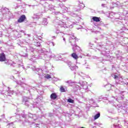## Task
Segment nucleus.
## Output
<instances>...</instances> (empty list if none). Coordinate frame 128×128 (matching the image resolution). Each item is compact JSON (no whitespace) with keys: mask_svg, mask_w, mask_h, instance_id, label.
Listing matches in <instances>:
<instances>
[{"mask_svg":"<svg viewBox=\"0 0 128 128\" xmlns=\"http://www.w3.org/2000/svg\"><path fill=\"white\" fill-rule=\"evenodd\" d=\"M24 44L26 46H28V48L26 46H23V50H26V52H33L34 56L32 57L30 60L31 62H36V58H40V60H50L52 58V54L50 52L46 51L44 48L38 50H36L32 47V42L30 40H24Z\"/></svg>","mask_w":128,"mask_h":128,"instance_id":"f257e3e1","label":"nucleus"},{"mask_svg":"<svg viewBox=\"0 0 128 128\" xmlns=\"http://www.w3.org/2000/svg\"><path fill=\"white\" fill-rule=\"evenodd\" d=\"M62 20L63 22H66L67 20V22H68L67 24H64V22L60 20H59L58 18H56L54 20V24H58L59 26L58 28H74V25L76 23H74V22L70 21V18L66 16V15H62Z\"/></svg>","mask_w":128,"mask_h":128,"instance_id":"f03ea898","label":"nucleus"},{"mask_svg":"<svg viewBox=\"0 0 128 128\" xmlns=\"http://www.w3.org/2000/svg\"><path fill=\"white\" fill-rule=\"evenodd\" d=\"M76 37L74 34H70L69 36V42L71 44V46H72V48L74 52H76V50H78L80 52H82V50L80 46H78L76 44Z\"/></svg>","mask_w":128,"mask_h":128,"instance_id":"7ed1b4c3","label":"nucleus"},{"mask_svg":"<svg viewBox=\"0 0 128 128\" xmlns=\"http://www.w3.org/2000/svg\"><path fill=\"white\" fill-rule=\"evenodd\" d=\"M114 14L116 17L115 18L116 24L124 26V22H126L124 17V13H114Z\"/></svg>","mask_w":128,"mask_h":128,"instance_id":"20e7f679","label":"nucleus"},{"mask_svg":"<svg viewBox=\"0 0 128 128\" xmlns=\"http://www.w3.org/2000/svg\"><path fill=\"white\" fill-rule=\"evenodd\" d=\"M32 70H34L36 74L39 75V78H47L48 80L50 78V75L44 74L42 70L40 68H36V66H34L33 68H32Z\"/></svg>","mask_w":128,"mask_h":128,"instance_id":"39448f33","label":"nucleus"},{"mask_svg":"<svg viewBox=\"0 0 128 128\" xmlns=\"http://www.w3.org/2000/svg\"><path fill=\"white\" fill-rule=\"evenodd\" d=\"M14 82H16L17 84H19L21 88H22L23 90H28L30 92V90H36V86L32 87V86H30L28 85L27 84H24L22 82L21 80L18 81L14 80Z\"/></svg>","mask_w":128,"mask_h":128,"instance_id":"423d86ee","label":"nucleus"},{"mask_svg":"<svg viewBox=\"0 0 128 128\" xmlns=\"http://www.w3.org/2000/svg\"><path fill=\"white\" fill-rule=\"evenodd\" d=\"M112 76H113L114 78L116 84H122V86H126L128 85V82H124L122 77H120L114 74H112Z\"/></svg>","mask_w":128,"mask_h":128,"instance_id":"0eeeda50","label":"nucleus"},{"mask_svg":"<svg viewBox=\"0 0 128 128\" xmlns=\"http://www.w3.org/2000/svg\"><path fill=\"white\" fill-rule=\"evenodd\" d=\"M97 48H100L101 54H104V56H106V50H108V48L106 47V45L104 43H98L97 44Z\"/></svg>","mask_w":128,"mask_h":128,"instance_id":"6e6552de","label":"nucleus"},{"mask_svg":"<svg viewBox=\"0 0 128 128\" xmlns=\"http://www.w3.org/2000/svg\"><path fill=\"white\" fill-rule=\"evenodd\" d=\"M22 118H32L34 120H36L38 118V116L36 114H32L31 113H28V115H26L25 114H21Z\"/></svg>","mask_w":128,"mask_h":128,"instance_id":"1a4fd4ad","label":"nucleus"},{"mask_svg":"<svg viewBox=\"0 0 128 128\" xmlns=\"http://www.w3.org/2000/svg\"><path fill=\"white\" fill-rule=\"evenodd\" d=\"M78 6L80 8H78V6H72L71 8H72V12H80L81 9H82L84 8V4L82 2H79Z\"/></svg>","mask_w":128,"mask_h":128,"instance_id":"9d476101","label":"nucleus"},{"mask_svg":"<svg viewBox=\"0 0 128 128\" xmlns=\"http://www.w3.org/2000/svg\"><path fill=\"white\" fill-rule=\"evenodd\" d=\"M41 100H42V99H40V96L36 98L35 100V102L32 104L33 107L37 108L39 110H40V102Z\"/></svg>","mask_w":128,"mask_h":128,"instance_id":"9b49d317","label":"nucleus"},{"mask_svg":"<svg viewBox=\"0 0 128 128\" xmlns=\"http://www.w3.org/2000/svg\"><path fill=\"white\" fill-rule=\"evenodd\" d=\"M59 7L60 8H61L60 11L61 12H62V13L66 12H68V10L70 8H66L64 6V4H60Z\"/></svg>","mask_w":128,"mask_h":128,"instance_id":"f8f14e48","label":"nucleus"},{"mask_svg":"<svg viewBox=\"0 0 128 128\" xmlns=\"http://www.w3.org/2000/svg\"><path fill=\"white\" fill-rule=\"evenodd\" d=\"M30 99L28 98V97H23L22 100V102L23 104H24L25 106H28L30 104Z\"/></svg>","mask_w":128,"mask_h":128,"instance_id":"ddd939ff","label":"nucleus"},{"mask_svg":"<svg viewBox=\"0 0 128 128\" xmlns=\"http://www.w3.org/2000/svg\"><path fill=\"white\" fill-rule=\"evenodd\" d=\"M78 84H80L83 90H88V86L86 82H84V81H80L78 83Z\"/></svg>","mask_w":128,"mask_h":128,"instance_id":"4468645a","label":"nucleus"},{"mask_svg":"<svg viewBox=\"0 0 128 128\" xmlns=\"http://www.w3.org/2000/svg\"><path fill=\"white\" fill-rule=\"evenodd\" d=\"M116 110H118V112H126V111L122 108V104H118L116 106H115Z\"/></svg>","mask_w":128,"mask_h":128,"instance_id":"2eb2a0df","label":"nucleus"},{"mask_svg":"<svg viewBox=\"0 0 128 128\" xmlns=\"http://www.w3.org/2000/svg\"><path fill=\"white\" fill-rule=\"evenodd\" d=\"M45 10H54V6L52 4H48V3H45V6H44Z\"/></svg>","mask_w":128,"mask_h":128,"instance_id":"dca6fc26","label":"nucleus"},{"mask_svg":"<svg viewBox=\"0 0 128 128\" xmlns=\"http://www.w3.org/2000/svg\"><path fill=\"white\" fill-rule=\"evenodd\" d=\"M2 14H3V16H8L10 14V10L6 7L2 8Z\"/></svg>","mask_w":128,"mask_h":128,"instance_id":"f3484780","label":"nucleus"},{"mask_svg":"<svg viewBox=\"0 0 128 128\" xmlns=\"http://www.w3.org/2000/svg\"><path fill=\"white\" fill-rule=\"evenodd\" d=\"M118 122H120V120H115L114 124L113 126H112L111 128H122V125L118 124Z\"/></svg>","mask_w":128,"mask_h":128,"instance_id":"a211bd4d","label":"nucleus"},{"mask_svg":"<svg viewBox=\"0 0 128 128\" xmlns=\"http://www.w3.org/2000/svg\"><path fill=\"white\" fill-rule=\"evenodd\" d=\"M120 44L122 46H127L128 45V38H126L124 40L121 41Z\"/></svg>","mask_w":128,"mask_h":128,"instance_id":"6ab92c4d","label":"nucleus"},{"mask_svg":"<svg viewBox=\"0 0 128 128\" xmlns=\"http://www.w3.org/2000/svg\"><path fill=\"white\" fill-rule=\"evenodd\" d=\"M106 44H107V46H110V50H114L116 48V46H114V44H112V42L110 41H107L106 42Z\"/></svg>","mask_w":128,"mask_h":128,"instance_id":"aec40b11","label":"nucleus"},{"mask_svg":"<svg viewBox=\"0 0 128 128\" xmlns=\"http://www.w3.org/2000/svg\"><path fill=\"white\" fill-rule=\"evenodd\" d=\"M26 20V15L23 14L20 16L19 19H18V22H24V20Z\"/></svg>","mask_w":128,"mask_h":128,"instance_id":"412c9836","label":"nucleus"},{"mask_svg":"<svg viewBox=\"0 0 128 128\" xmlns=\"http://www.w3.org/2000/svg\"><path fill=\"white\" fill-rule=\"evenodd\" d=\"M124 92H125L124 91L119 92V97L116 99L117 102H119L118 100H122L124 98Z\"/></svg>","mask_w":128,"mask_h":128,"instance_id":"4be33fe9","label":"nucleus"},{"mask_svg":"<svg viewBox=\"0 0 128 128\" xmlns=\"http://www.w3.org/2000/svg\"><path fill=\"white\" fill-rule=\"evenodd\" d=\"M7 96H12V94H14V91H12L10 90V87H7Z\"/></svg>","mask_w":128,"mask_h":128,"instance_id":"5701e85b","label":"nucleus"},{"mask_svg":"<svg viewBox=\"0 0 128 128\" xmlns=\"http://www.w3.org/2000/svg\"><path fill=\"white\" fill-rule=\"evenodd\" d=\"M6 59V54L4 53H2L0 54V62H4Z\"/></svg>","mask_w":128,"mask_h":128,"instance_id":"b1692460","label":"nucleus"},{"mask_svg":"<svg viewBox=\"0 0 128 128\" xmlns=\"http://www.w3.org/2000/svg\"><path fill=\"white\" fill-rule=\"evenodd\" d=\"M71 56L73 58L74 60H78V58H82V56H79L76 54V53L74 52L71 54Z\"/></svg>","mask_w":128,"mask_h":128,"instance_id":"393cba45","label":"nucleus"},{"mask_svg":"<svg viewBox=\"0 0 128 128\" xmlns=\"http://www.w3.org/2000/svg\"><path fill=\"white\" fill-rule=\"evenodd\" d=\"M44 66L46 70H50V68H52V64H50V62H46Z\"/></svg>","mask_w":128,"mask_h":128,"instance_id":"a878e982","label":"nucleus"},{"mask_svg":"<svg viewBox=\"0 0 128 128\" xmlns=\"http://www.w3.org/2000/svg\"><path fill=\"white\" fill-rule=\"evenodd\" d=\"M80 84L78 83L77 84H75L74 87V92H78V90H80Z\"/></svg>","mask_w":128,"mask_h":128,"instance_id":"bb28decb","label":"nucleus"},{"mask_svg":"<svg viewBox=\"0 0 128 128\" xmlns=\"http://www.w3.org/2000/svg\"><path fill=\"white\" fill-rule=\"evenodd\" d=\"M124 30H126V27L122 26V28L120 30H118L117 31V34H122V32H124Z\"/></svg>","mask_w":128,"mask_h":128,"instance_id":"cd10ccee","label":"nucleus"},{"mask_svg":"<svg viewBox=\"0 0 128 128\" xmlns=\"http://www.w3.org/2000/svg\"><path fill=\"white\" fill-rule=\"evenodd\" d=\"M50 98L51 100H56V98H58V95L56 93H52L50 94Z\"/></svg>","mask_w":128,"mask_h":128,"instance_id":"c85d7f7f","label":"nucleus"},{"mask_svg":"<svg viewBox=\"0 0 128 128\" xmlns=\"http://www.w3.org/2000/svg\"><path fill=\"white\" fill-rule=\"evenodd\" d=\"M42 24V26H48V19L46 18H43Z\"/></svg>","mask_w":128,"mask_h":128,"instance_id":"c756f323","label":"nucleus"},{"mask_svg":"<svg viewBox=\"0 0 128 128\" xmlns=\"http://www.w3.org/2000/svg\"><path fill=\"white\" fill-rule=\"evenodd\" d=\"M92 20L94 22H100V18L93 16L92 17Z\"/></svg>","mask_w":128,"mask_h":128,"instance_id":"7c9ffc66","label":"nucleus"},{"mask_svg":"<svg viewBox=\"0 0 128 128\" xmlns=\"http://www.w3.org/2000/svg\"><path fill=\"white\" fill-rule=\"evenodd\" d=\"M32 18L33 20H38V18H40V15L38 14H34L33 16H32Z\"/></svg>","mask_w":128,"mask_h":128,"instance_id":"2f4dec72","label":"nucleus"},{"mask_svg":"<svg viewBox=\"0 0 128 128\" xmlns=\"http://www.w3.org/2000/svg\"><path fill=\"white\" fill-rule=\"evenodd\" d=\"M78 67L76 66L72 65L70 67V69L71 70H78Z\"/></svg>","mask_w":128,"mask_h":128,"instance_id":"473e14b6","label":"nucleus"},{"mask_svg":"<svg viewBox=\"0 0 128 128\" xmlns=\"http://www.w3.org/2000/svg\"><path fill=\"white\" fill-rule=\"evenodd\" d=\"M34 45L35 46H40L41 44H40V42L38 40H34Z\"/></svg>","mask_w":128,"mask_h":128,"instance_id":"72a5a7b5","label":"nucleus"},{"mask_svg":"<svg viewBox=\"0 0 128 128\" xmlns=\"http://www.w3.org/2000/svg\"><path fill=\"white\" fill-rule=\"evenodd\" d=\"M68 14H70V16H73L74 18H76V16H78V14H74V12H68Z\"/></svg>","mask_w":128,"mask_h":128,"instance_id":"f704fd0d","label":"nucleus"},{"mask_svg":"<svg viewBox=\"0 0 128 128\" xmlns=\"http://www.w3.org/2000/svg\"><path fill=\"white\" fill-rule=\"evenodd\" d=\"M100 116V113L98 112L94 116V120H98Z\"/></svg>","mask_w":128,"mask_h":128,"instance_id":"c9c22d12","label":"nucleus"},{"mask_svg":"<svg viewBox=\"0 0 128 128\" xmlns=\"http://www.w3.org/2000/svg\"><path fill=\"white\" fill-rule=\"evenodd\" d=\"M67 102L70 104H74V100L72 99L71 98H69L68 99Z\"/></svg>","mask_w":128,"mask_h":128,"instance_id":"e433bc0d","label":"nucleus"},{"mask_svg":"<svg viewBox=\"0 0 128 128\" xmlns=\"http://www.w3.org/2000/svg\"><path fill=\"white\" fill-rule=\"evenodd\" d=\"M108 112H110V114H116V112H114V108L108 109Z\"/></svg>","mask_w":128,"mask_h":128,"instance_id":"4c0bfd02","label":"nucleus"},{"mask_svg":"<svg viewBox=\"0 0 128 128\" xmlns=\"http://www.w3.org/2000/svg\"><path fill=\"white\" fill-rule=\"evenodd\" d=\"M88 102L90 104H94L95 102L94 100V99L90 100Z\"/></svg>","mask_w":128,"mask_h":128,"instance_id":"58836bf2","label":"nucleus"},{"mask_svg":"<svg viewBox=\"0 0 128 128\" xmlns=\"http://www.w3.org/2000/svg\"><path fill=\"white\" fill-rule=\"evenodd\" d=\"M60 90L62 92H66V89L62 86L60 88Z\"/></svg>","mask_w":128,"mask_h":128,"instance_id":"ea45409f","label":"nucleus"},{"mask_svg":"<svg viewBox=\"0 0 128 128\" xmlns=\"http://www.w3.org/2000/svg\"><path fill=\"white\" fill-rule=\"evenodd\" d=\"M100 100H108V98L106 97L104 98L102 96H100L98 98V100L100 101Z\"/></svg>","mask_w":128,"mask_h":128,"instance_id":"a19ab883","label":"nucleus"},{"mask_svg":"<svg viewBox=\"0 0 128 128\" xmlns=\"http://www.w3.org/2000/svg\"><path fill=\"white\" fill-rule=\"evenodd\" d=\"M116 54H118V56H120V54H122V52L120 50H118L116 52Z\"/></svg>","mask_w":128,"mask_h":128,"instance_id":"79ce46f5","label":"nucleus"},{"mask_svg":"<svg viewBox=\"0 0 128 128\" xmlns=\"http://www.w3.org/2000/svg\"><path fill=\"white\" fill-rule=\"evenodd\" d=\"M65 82H66V84H70L72 82V80H69L68 81H66Z\"/></svg>","mask_w":128,"mask_h":128,"instance_id":"37998d69","label":"nucleus"},{"mask_svg":"<svg viewBox=\"0 0 128 128\" xmlns=\"http://www.w3.org/2000/svg\"><path fill=\"white\" fill-rule=\"evenodd\" d=\"M28 53H26L22 55V56H24V58H28Z\"/></svg>","mask_w":128,"mask_h":128,"instance_id":"c03bdc74","label":"nucleus"},{"mask_svg":"<svg viewBox=\"0 0 128 128\" xmlns=\"http://www.w3.org/2000/svg\"><path fill=\"white\" fill-rule=\"evenodd\" d=\"M38 40H42V37L40 36H38Z\"/></svg>","mask_w":128,"mask_h":128,"instance_id":"a18cd8bd","label":"nucleus"},{"mask_svg":"<svg viewBox=\"0 0 128 128\" xmlns=\"http://www.w3.org/2000/svg\"><path fill=\"white\" fill-rule=\"evenodd\" d=\"M60 33H62V32H60V30H56V34H60Z\"/></svg>","mask_w":128,"mask_h":128,"instance_id":"49530a36","label":"nucleus"},{"mask_svg":"<svg viewBox=\"0 0 128 128\" xmlns=\"http://www.w3.org/2000/svg\"><path fill=\"white\" fill-rule=\"evenodd\" d=\"M68 66L69 68H70V66H72V62H70L68 64Z\"/></svg>","mask_w":128,"mask_h":128,"instance_id":"de8ad7c7","label":"nucleus"},{"mask_svg":"<svg viewBox=\"0 0 128 128\" xmlns=\"http://www.w3.org/2000/svg\"><path fill=\"white\" fill-rule=\"evenodd\" d=\"M16 96H18L20 94H21L20 92H16Z\"/></svg>","mask_w":128,"mask_h":128,"instance_id":"09e8293b","label":"nucleus"},{"mask_svg":"<svg viewBox=\"0 0 128 128\" xmlns=\"http://www.w3.org/2000/svg\"><path fill=\"white\" fill-rule=\"evenodd\" d=\"M125 50H126V52H128V46H126V47L125 48Z\"/></svg>","mask_w":128,"mask_h":128,"instance_id":"8fccbe9b","label":"nucleus"},{"mask_svg":"<svg viewBox=\"0 0 128 128\" xmlns=\"http://www.w3.org/2000/svg\"><path fill=\"white\" fill-rule=\"evenodd\" d=\"M62 38H63L64 42H66V38L64 37V36H62Z\"/></svg>","mask_w":128,"mask_h":128,"instance_id":"3c124183","label":"nucleus"},{"mask_svg":"<svg viewBox=\"0 0 128 128\" xmlns=\"http://www.w3.org/2000/svg\"><path fill=\"white\" fill-rule=\"evenodd\" d=\"M51 44H52V46H54V42H51Z\"/></svg>","mask_w":128,"mask_h":128,"instance_id":"603ef678","label":"nucleus"},{"mask_svg":"<svg viewBox=\"0 0 128 128\" xmlns=\"http://www.w3.org/2000/svg\"><path fill=\"white\" fill-rule=\"evenodd\" d=\"M102 6L103 8H104L106 6V4H102Z\"/></svg>","mask_w":128,"mask_h":128,"instance_id":"864d4df0","label":"nucleus"},{"mask_svg":"<svg viewBox=\"0 0 128 128\" xmlns=\"http://www.w3.org/2000/svg\"><path fill=\"white\" fill-rule=\"evenodd\" d=\"M54 116L53 114H49V116L51 117L52 116Z\"/></svg>","mask_w":128,"mask_h":128,"instance_id":"5fc2aeb1","label":"nucleus"},{"mask_svg":"<svg viewBox=\"0 0 128 128\" xmlns=\"http://www.w3.org/2000/svg\"><path fill=\"white\" fill-rule=\"evenodd\" d=\"M58 0V2H66V0Z\"/></svg>","mask_w":128,"mask_h":128,"instance_id":"6e6d98bb","label":"nucleus"},{"mask_svg":"<svg viewBox=\"0 0 128 128\" xmlns=\"http://www.w3.org/2000/svg\"><path fill=\"white\" fill-rule=\"evenodd\" d=\"M94 46V44H92L91 43H90L89 44V46Z\"/></svg>","mask_w":128,"mask_h":128,"instance_id":"4d7b16f0","label":"nucleus"},{"mask_svg":"<svg viewBox=\"0 0 128 128\" xmlns=\"http://www.w3.org/2000/svg\"><path fill=\"white\" fill-rule=\"evenodd\" d=\"M24 36H28V38H30V34H24Z\"/></svg>","mask_w":128,"mask_h":128,"instance_id":"13d9d810","label":"nucleus"},{"mask_svg":"<svg viewBox=\"0 0 128 128\" xmlns=\"http://www.w3.org/2000/svg\"><path fill=\"white\" fill-rule=\"evenodd\" d=\"M1 118H4V114H3L1 116Z\"/></svg>","mask_w":128,"mask_h":128,"instance_id":"bf43d9fd","label":"nucleus"},{"mask_svg":"<svg viewBox=\"0 0 128 128\" xmlns=\"http://www.w3.org/2000/svg\"><path fill=\"white\" fill-rule=\"evenodd\" d=\"M0 12H2V8H1V9H0Z\"/></svg>","mask_w":128,"mask_h":128,"instance_id":"052dcab7","label":"nucleus"},{"mask_svg":"<svg viewBox=\"0 0 128 128\" xmlns=\"http://www.w3.org/2000/svg\"><path fill=\"white\" fill-rule=\"evenodd\" d=\"M24 121L26 122H28V120H25Z\"/></svg>","mask_w":128,"mask_h":128,"instance_id":"680f3d73","label":"nucleus"},{"mask_svg":"<svg viewBox=\"0 0 128 128\" xmlns=\"http://www.w3.org/2000/svg\"><path fill=\"white\" fill-rule=\"evenodd\" d=\"M60 12H56L55 14H60Z\"/></svg>","mask_w":128,"mask_h":128,"instance_id":"e2e57ef3","label":"nucleus"},{"mask_svg":"<svg viewBox=\"0 0 128 128\" xmlns=\"http://www.w3.org/2000/svg\"><path fill=\"white\" fill-rule=\"evenodd\" d=\"M114 6H118V4L115 3Z\"/></svg>","mask_w":128,"mask_h":128,"instance_id":"0e129e2a","label":"nucleus"},{"mask_svg":"<svg viewBox=\"0 0 128 128\" xmlns=\"http://www.w3.org/2000/svg\"><path fill=\"white\" fill-rule=\"evenodd\" d=\"M36 124V126H40V124Z\"/></svg>","mask_w":128,"mask_h":128,"instance_id":"69168bd1","label":"nucleus"},{"mask_svg":"<svg viewBox=\"0 0 128 128\" xmlns=\"http://www.w3.org/2000/svg\"><path fill=\"white\" fill-rule=\"evenodd\" d=\"M52 38H56V36H52Z\"/></svg>","mask_w":128,"mask_h":128,"instance_id":"338daca9","label":"nucleus"},{"mask_svg":"<svg viewBox=\"0 0 128 128\" xmlns=\"http://www.w3.org/2000/svg\"><path fill=\"white\" fill-rule=\"evenodd\" d=\"M126 14L128 15V12H126Z\"/></svg>","mask_w":128,"mask_h":128,"instance_id":"774afa93","label":"nucleus"}]
</instances>
